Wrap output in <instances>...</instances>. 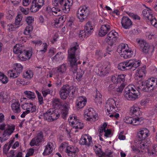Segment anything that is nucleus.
<instances>
[{
    "label": "nucleus",
    "mask_w": 157,
    "mask_h": 157,
    "mask_svg": "<svg viewBox=\"0 0 157 157\" xmlns=\"http://www.w3.org/2000/svg\"><path fill=\"white\" fill-rule=\"evenodd\" d=\"M32 55L31 51L29 50H26L25 49L22 52L19 54L18 58L22 61H25L29 60Z\"/></svg>",
    "instance_id": "18"
},
{
    "label": "nucleus",
    "mask_w": 157,
    "mask_h": 157,
    "mask_svg": "<svg viewBox=\"0 0 157 157\" xmlns=\"http://www.w3.org/2000/svg\"><path fill=\"white\" fill-rule=\"evenodd\" d=\"M92 138L86 135H82L80 140L79 143L81 145L89 146L92 142Z\"/></svg>",
    "instance_id": "23"
},
{
    "label": "nucleus",
    "mask_w": 157,
    "mask_h": 157,
    "mask_svg": "<svg viewBox=\"0 0 157 157\" xmlns=\"http://www.w3.org/2000/svg\"><path fill=\"white\" fill-rule=\"evenodd\" d=\"M51 93V90L49 89H47L43 91L42 93L44 97H45L48 94H49Z\"/></svg>",
    "instance_id": "64"
},
{
    "label": "nucleus",
    "mask_w": 157,
    "mask_h": 157,
    "mask_svg": "<svg viewBox=\"0 0 157 157\" xmlns=\"http://www.w3.org/2000/svg\"><path fill=\"white\" fill-rule=\"evenodd\" d=\"M132 52V51L128 49L120 54L121 57H123L124 59H127L131 57Z\"/></svg>",
    "instance_id": "35"
},
{
    "label": "nucleus",
    "mask_w": 157,
    "mask_h": 157,
    "mask_svg": "<svg viewBox=\"0 0 157 157\" xmlns=\"http://www.w3.org/2000/svg\"><path fill=\"white\" fill-rule=\"evenodd\" d=\"M146 88L148 90H151L157 88V78H148L145 82Z\"/></svg>",
    "instance_id": "17"
},
{
    "label": "nucleus",
    "mask_w": 157,
    "mask_h": 157,
    "mask_svg": "<svg viewBox=\"0 0 157 157\" xmlns=\"http://www.w3.org/2000/svg\"><path fill=\"white\" fill-rule=\"evenodd\" d=\"M112 46H110V45H109L107 47L106 49V53L104 54V56H105L107 55V54H109L110 55L111 54L110 52H111L113 50V49L112 48Z\"/></svg>",
    "instance_id": "59"
},
{
    "label": "nucleus",
    "mask_w": 157,
    "mask_h": 157,
    "mask_svg": "<svg viewBox=\"0 0 157 157\" xmlns=\"http://www.w3.org/2000/svg\"><path fill=\"white\" fill-rule=\"evenodd\" d=\"M113 151L109 149H107L105 152H103L100 157H110L112 156Z\"/></svg>",
    "instance_id": "49"
},
{
    "label": "nucleus",
    "mask_w": 157,
    "mask_h": 157,
    "mask_svg": "<svg viewBox=\"0 0 157 157\" xmlns=\"http://www.w3.org/2000/svg\"><path fill=\"white\" fill-rule=\"evenodd\" d=\"M24 94L29 99L33 100L36 98V95L34 92L29 91H25Z\"/></svg>",
    "instance_id": "42"
},
{
    "label": "nucleus",
    "mask_w": 157,
    "mask_h": 157,
    "mask_svg": "<svg viewBox=\"0 0 157 157\" xmlns=\"http://www.w3.org/2000/svg\"><path fill=\"white\" fill-rule=\"evenodd\" d=\"M70 92V87L68 85H64L60 89L59 94L62 99H66Z\"/></svg>",
    "instance_id": "16"
},
{
    "label": "nucleus",
    "mask_w": 157,
    "mask_h": 157,
    "mask_svg": "<svg viewBox=\"0 0 157 157\" xmlns=\"http://www.w3.org/2000/svg\"><path fill=\"white\" fill-rule=\"evenodd\" d=\"M152 18V19L149 20L150 21L152 25L154 26L155 27L157 28V23L156 19L153 16Z\"/></svg>",
    "instance_id": "58"
},
{
    "label": "nucleus",
    "mask_w": 157,
    "mask_h": 157,
    "mask_svg": "<svg viewBox=\"0 0 157 157\" xmlns=\"http://www.w3.org/2000/svg\"><path fill=\"white\" fill-rule=\"evenodd\" d=\"M121 24L123 27L125 29H129L132 25L131 20L126 16H124L122 18Z\"/></svg>",
    "instance_id": "22"
},
{
    "label": "nucleus",
    "mask_w": 157,
    "mask_h": 157,
    "mask_svg": "<svg viewBox=\"0 0 157 157\" xmlns=\"http://www.w3.org/2000/svg\"><path fill=\"white\" fill-rule=\"evenodd\" d=\"M89 12V7L86 6L79 8L77 15L80 21L83 22L86 18Z\"/></svg>",
    "instance_id": "9"
},
{
    "label": "nucleus",
    "mask_w": 157,
    "mask_h": 157,
    "mask_svg": "<svg viewBox=\"0 0 157 157\" xmlns=\"http://www.w3.org/2000/svg\"><path fill=\"white\" fill-rule=\"evenodd\" d=\"M93 148L96 154L99 157H100L101 155H102L103 151L102 150L101 147L100 145L98 144L95 145L93 147Z\"/></svg>",
    "instance_id": "36"
},
{
    "label": "nucleus",
    "mask_w": 157,
    "mask_h": 157,
    "mask_svg": "<svg viewBox=\"0 0 157 157\" xmlns=\"http://www.w3.org/2000/svg\"><path fill=\"white\" fill-rule=\"evenodd\" d=\"M128 46L126 44H120L118 47L117 52L121 54L122 52L125 51L126 50L128 49L127 48Z\"/></svg>",
    "instance_id": "41"
},
{
    "label": "nucleus",
    "mask_w": 157,
    "mask_h": 157,
    "mask_svg": "<svg viewBox=\"0 0 157 157\" xmlns=\"http://www.w3.org/2000/svg\"><path fill=\"white\" fill-rule=\"evenodd\" d=\"M153 148L152 150H148V153L149 155L155 156L156 155V153H157V145H154Z\"/></svg>",
    "instance_id": "43"
},
{
    "label": "nucleus",
    "mask_w": 157,
    "mask_h": 157,
    "mask_svg": "<svg viewBox=\"0 0 157 157\" xmlns=\"http://www.w3.org/2000/svg\"><path fill=\"white\" fill-rule=\"evenodd\" d=\"M69 49L68 50L67 59L69 62L70 66L72 68H77L78 64L81 63L78 61L77 63V57L79 59V54L80 52L79 45L77 42L73 43Z\"/></svg>",
    "instance_id": "2"
},
{
    "label": "nucleus",
    "mask_w": 157,
    "mask_h": 157,
    "mask_svg": "<svg viewBox=\"0 0 157 157\" xmlns=\"http://www.w3.org/2000/svg\"><path fill=\"white\" fill-rule=\"evenodd\" d=\"M34 152V150L33 148L29 149L26 153L25 157H29L32 155Z\"/></svg>",
    "instance_id": "62"
},
{
    "label": "nucleus",
    "mask_w": 157,
    "mask_h": 157,
    "mask_svg": "<svg viewBox=\"0 0 157 157\" xmlns=\"http://www.w3.org/2000/svg\"><path fill=\"white\" fill-rule=\"evenodd\" d=\"M125 85L126 84L125 83H122L118 87H116L115 91L120 92H122Z\"/></svg>",
    "instance_id": "57"
},
{
    "label": "nucleus",
    "mask_w": 157,
    "mask_h": 157,
    "mask_svg": "<svg viewBox=\"0 0 157 157\" xmlns=\"http://www.w3.org/2000/svg\"><path fill=\"white\" fill-rule=\"evenodd\" d=\"M83 124L79 120L78 122H76V124L74 125V128L76 129H81L83 128Z\"/></svg>",
    "instance_id": "53"
},
{
    "label": "nucleus",
    "mask_w": 157,
    "mask_h": 157,
    "mask_svg": "<svg viewBox=\"0 0 157 157\" xmlns=\"http://www.w3.org/2000/svg\"><path fill=\"white\" fill-rule=\"evenodd\" d=\"M44 140L43 133L42 132H40L37 134L36 137L31 140L30 143V145L31 146H38L40 143Z\"/></svg>",
    "instance_id": "15"
},
{
    "label": "nucleus",
    "mask_w": 157,
    "mask_h": 157,
    "mask_svg": "<svg viewBox=\"0 0 157 157\" xmlns=\"http://www.w3.org/2000/svg\"><path fill=\"white\" fill-rule=\"evenodd\" d=\"M63 58V56L62 52H59L53 57L52 59L53 60H55L56 61H59L62 60Z\"/></svg>",
    "instance_id": "46"
},
{
    "label": "nucleus",
    "mask_w": 157,
    "mask_h": 157,
    "mask_svg": "<svg viewBox=\"0 0 157 157\" xmlns=\"http://www.w3.org/2000/svg\"><path fill=\"white\" fill-rule=\"evenodd\" d=\"M13 102L11 105L13 111L16 113H20L21 112V109L18 100L17 99H14Z\"/></svg>",
    "instance_id": "27"
},
{
    "label": "nucleus",
    "mask_w": 157,
    "mask_h": 157,
    "mask_svg": "<svg viewBox=\"0 0 157 157\" xmlns=\"http://www.w3.org/2000/svg\"><path fill=\"white\" fill-rule=\"evenodd\" d=\"M21 71L20 69H11L8 71L7 75L10 78H15L19 76Z\"/></svg>",
    "instance_id": "25"
},
{
    "label": "nucleus",
    "mask_w": 157,
    "mask_h": 157,
    "mask_svg": "<svg viewBox=\"0 0 157 157\" xmlns=\"http://www.w3.org/2000/svg\"><path fill=\"white\" fill-rule=\"evenodd\" d=\"M84 117L86 121H90L92 123L97 120L98 115L93 109L87 108L84 111Z\"/></svg>",
    "instance_id": "5"
},
{
    "label": "nucleus",
    "mask_w": 157,
    "mask_h": 157,
    "mask_svg": "<svg viewBox=\"0 0 157 157\" xmlns=\"http://www.w3.org/2000/svg\"><path fill=\"white\" fill-rule=\"evenodd\" d=\"M90 21L88 22L84 27L83 30L80 31L79 33V37L81 39L86 38L90 35L93 32V26Z\"/></svg>",
    "instance_id": "8"
},
{
    "label": "nucleus",
    "mask_w": 157,
    "mask_h": 157,
    "mask_svg": "<svg viewBox=\"0 0 157 157\" xmlns=\"http://www.w3.org/2000/svg\"><path fill=\"white\" fill-rule=\"evenodd\" d=\"M33 71L29 69L23 73V77L25 78L31 79L33 78Z\"/></svg>",
    "instance_id": "39"
},
{
    "label": "nucleus",
    "mask_w": 157,
    "mask_h": 157,
    "mask_svg": "<svg viewBox=\"0 0 157 157\" xmlns=\"http://www.w3.org/2000/svg\"><path fill=\"white\" fill-rule=\"evenodd\" d=\"M149 99L146 98L140 101V105L142 106H144L147 105L149 103Z\"/></svg>",
    "instance_id": "60"
},
{
    "label": "nucleus",
    "mask_w": 157,
    "mask_h": 157,
    "mask_svg": "<svg viewBox=\"0 0 157 157\" xmlns=\"http://www.w3.org/2000/svg\"><path fill=\"white\" fill-rule=\"evenodd\" d=\"M140 61H136L135 60H131L126 63H120L118 64L117 66L118 69H125L127 67H131L129 69H131L132 67L136 68L140 65Z\"/></svg>",
    "instance_id": "10"
},
{
    "label": "nucleus",
    "mask_w": 157,
    "mask_h": 157,
    "mask_svg": "<svg viewBox=\"0 0 157 157\" xmlns=\"http://www.w3.org/2000/svg\"><path fill=\"white\" fill-rule=\"evenodd\" d=\"M149 131L146 128L142 129L138 132L137 135L139 138L138 140H136L134 145L131 146L132 150L135 153H140L141 149L144 150L147 148V143L146 139L149 135Z\"/></svg>",
    "instance_id": "1"
},
{
    "label": "nucleus",
    "mask_w": 157,
    "mask_h": 157,
    "mask_svg": "<svg viewBox=\"0 0 157 157\" xmlns=\"http://www.w3.org/2000/svg\"><path fill=\"white\" fill-rule=\"evenodd\" d=\"M53 144L51 142H48L45 146V148L43 154L44 155H48L51 154L53 151Z\"/></svg>",
    "instance_id": "28"
},
{
    "label": "nucleus",
    "mask_w": 157,
    "mask_h": 157,
    "mask_svg": "<svg viewBox=\"0 0 157 157\" xmlns=\"http://www.w3.org/2000/svg\"><path fill=\"white\" fill-rule=\"evenodd\" d=\"M0 81L4 84L7 83L9 81L7 77L3 73L1 72H0Z\"/></svg>",
    "instance_id": "44"
},
{
    "label": "nucleus",
    "mask_w": 157,
    "mask_h": 157,
    "mask_svg": "<svg viewBox=\"0 0 157 157\" xmlns=\"http://www.w3.org/2000/svg\"><path fill=\"white\" fill-rule=\"evenodd\" d=\"M56 110L50 109L43 114L44 119L48 122H52L56 120L59 118L60 114L56 112Z\"/></svg>",
    "instance_id": "6"
},
{
    "label": "nucleus",
    "mask_w": 157,
    "mask_h": 157,
    "mask_svg": "<svg viewBox=\"0 0 157 157\" xmlns=\"http://www.w3.org/2000/svg\"><path fill=\"white\" fill-rule=\"evenodd\" d=\"M75 70L77 72L76 78L78 81H80L81 78L82 77L84 72L82 69H75Z\"/></svg>",
    "instance_id": "45"
},
{
    "label": "nucleus",
    "mask_w": 157,
    "mask_h": 157,
    "mask_svg": "<svg viewBox=\"0 0 157 157\" xmlns=\"http://www.w3.org/2000/svg\"><path fill=\"white\" fill-rule=\"evenodd\" d=\"M22 108L26 111H29V113L35 112L36 110V107L32 102H25L21 105Z\"/></svg>",
    "instance_id": "19"
},
{
    "label": "nucleus",
    "mask_w": 157,
    "mask_h": 157,
    "mask_svg": "<svg viewBox=\"0 0 157 157\" xmlns=\"http://www.w3.org/2000/svg\"><path fill=\"white\" fill-rule=\"evenodd\" d=\"M10 148V147H9V146H8L6 144H5L3 148V153L6 155H7L8 151Z\"/></svg>",
    "instance_id": "63"
},
{
    "label": "nucleus",
    "mask_w": 157,
    "mask_h": 157,
    "mask_svg": "<svg viewBox=\"0 0 157 157\" xmlns=\"http://www.w3.org/2000/svg\"><path fill=\"white\" fill-rule=\"evenodd\" d=\"M78 149L77 147L69 146L66 149V152L69 156H74L78 153Z\"/></svg>",
    "instance_id": "24"
},
{
    "label": "nucleus",
    "mask_w": 157,
    "mask_h": 157,
    "mask_svg": "<svg viewBox=\"0 0 157 157\" xmlns=\"http://www.w3.org/2000/svg\"><path fill=\"white\" fill-rule=\"evenodd\" d=\"M117 33L115 31L112 30L110 31L107 35V38L105 39L108 44L110 46H112L117 40Z\"/></svg>",
    "instance_id": "12"
},
{
    "label": "nucleus",
    "mask_w": 157,
    "mask_h": 157,
    "mask_svg": "<svg viewBox=\"0 0 157 157\" xmlns=\"http://www.w3.org/2000/svg\"><path fill=\"white\" fill-rule=\"evenodd\" d=\"M119 106V102L116 99L113 98L109 99L105 106L107 114L109 115L110 117H114L116 118H118L120 115L118 113H116L119 112L120 110Z\"/></svg>",
    "instance_id": "3"
},
{
    "label": "nucleus",
    "mask_w": 157,
    "mask_h": 157,
    "mask_svg": "<svg viewBox=\"0 0 157 157\" xmlns=\"http://www.w3.org/2000/svg\"><path fill=\"white\" fill-rule=\"evenodd\" d=\"M125 75L124 74H120L117 76V83L121 84L122 83H125L124 82L125 80Z\"/></svg>",
    "instance_id": "50"
},
{
    "label": "nucleus",
    "mask_w": 157,
    "mask_h": 157,
    "mask_svg": "<svg viewBox=\"0 0 157 157\" xmlns=\"http://www.w3.org/2000/svg\"><path fill=\"white\" fill-rule=\"evenodd\" d=\"M115 84H110L108 87V90L110 91H115Z\"/></svg>",
    "instance_id": "61"
},
{
    "label": "nucleus",
    "mask_w": 157,
    "mask_h": 157,
    "mask_svg": "<svg viewBox=\"0 0 157 157\" xmlns=\"http://www.w3.org/2000/svg\"><path fill=\"white\" fill-rule=\"evenodd\" d=\"M108 123L105 122L100 127L99 130V134L100 136L103 135V132H104V136L106 138L111 136L112 134L111 131L110 129H108L107 127Z\"/></svg>",
    "instance_id": "13"
},
{
    "label": "nucleus",
    "mask_w": 157,
    "mask_h": 157,
    "mask_svg": "<svg viewBox=\"0 0 157 157\" xmlns=\"http://www.w3.org/2000/svg\"><path fill=\"white\" fill-rule=\"evenodd\" d=\"M15 126L13 124L8 125L4 129L2 137L0 136V141L1 143L6 141L9 138V136L13 132L15 129Z\"/></svg>",
    "instance_id": "7"
},
{
    "label": "nucleus",
    "mask_w": 157,
    "mask_h": 157,
    "mask_svg": "<svg viewBox=\"0 0 157 157\" xmlns=\"http://www.w3.org/2000/svg\"><path fill=\"white\" fill-rule=\"evenodd\" d=\"M44 0H33L30 8L31 12H36L38 11L44 5Z\"/></svg>",
    "instance_id": "14"
},
{
    "label": "nucleus",
    "mask_w": 157,
    "mask_h": 157,
    "mask_svg": "<svg viewBox=\"0 0 157 157\" xmlns=\"http://www.w3.org/2000/svg\"><path fill=\"white\" fill-rule=\"evenodd\" d=\"M146 73V69H138L136 74L137 76L140 78L145 76Z\"/></svg>",
    "instance_id": "51"
},
{
    "label": "nucleus",
    "mask_w": 157,
    "mask_h": 157,
    "mask_svg": "<svg viewBox=\"0 0 157 157\" xmlns=\"http://www.w3.org/2000/svg\"><path fill=\"white\" fill-rule=\"evenodd\" d=\"M137 43L139 44L140 48L142 49V50L144 53L147 54L150 49L152 48V52L154 50V47L151 46L149 44L147 43L144 40H140L138 39H136Z\"/></svg>",
    "instance_id": "11"
},
{
    "label": "nucleus",
    "mask_w": 157,
    "mask_h": 157,
    "mask_svg": "<svg viewBox=\"0 0 157 157\" xmlns=\"http://www.w3.org/2000/svg\"><path fill=\"white\" fill-rule=\"evenodd\" d=\"M59 4L62 6V10L64 11L65 13H68L70 10V6L67 3L64 2L63 0H59Z\"/></svg>",
    "instance_id": "33"
},
{
    "label": "nucleus",
    "mask_w": 157,
    "mask_h": 157,
    "mask_svg": "<svg viewBox=\"0 0 157 157\" xmlns=\"http://www.w3.org/2000/svg\"><path fill=\"white\" fill-rule=\"evenodd\" d=\"M148 9H145L142 12L144 18L146 20L151 19L153 16L151 10L148 8Z\"/></svg>",
    "instance_id": "31"
},
{
    "label": "nucleus",
    "mask_w": 157,
    "mask_h": 157,
    "mask_svg": "<svg viewBox=\"0 0 157 157\" xmlns=\"http://www.w3.org/2000/svg\"><path fill=\"white\" fill-rule=\"evenodd\" d=\"M68 113V109L66 105L62 107L61 114L62 117L64 118L66 117Z\"/></svg>",
    "instance_id": "48"
},
{
    "label": "nucleus",
    "mask_w": 157,
    "mask_h": 157,
    "mask_svg": "<svg viewBox=\"0 0 157 157\" xmlns=\"http://www.w3.org/2000/svg\"><path fill=\"white\" fill-rule=\"evenodd\" d=\"M9 95L6 92H2L0 93V102L6 103L10 100Z\"/></svg>",
    "instance_id": "30"
},
{
    "label": "nucleus",
    "mask_w": 157,
    "mask_h": 157,
    "mask_svg": "<svg viewBox=\"0 0 157 157\" xmlns=\"http://www.w3.org/2000/svg\"><path fill=\"white\" fill-rule=\"evenodd\" d=\"M110 30V26L109 25H103L101 26L98 34L100 36H104Z\"/></svg>",
    "instance_id": "29"
},
{
    "label": "nucleus",
    "mask_w": 157,
    "mask_h": 157,
    "mask_svg": "<svg viewBox=\"0 0 157 157\" xmlns=\"http://www.w3.org/2000/svg\"><path fill=\"white\" fill-rule=\"evenodd\" d=\"M30 82L23 78H18L17 79L16 84L19 86H25L29 84Z\"/></svg>",
    "instance_id": "32"
},
{
    "label": "nucleus",
    "mask_w": 157,
    "mask_h": 157,
    "mask_svg": "<svg viewBox=\"0 0 157 157\" xmlns=\"http://www.w3.org/2000/svg\"><path fill=\"white\" fill-rule=\"evenodd\" d=\"M55 71H49L48 74L47 75L48 76L51 77L53 75H56L57 76H59L64 72V71H62L61 69H55Z\"/></svg>",
    "instance_id": "40"
},
{
    "label": "nucleus",
    "mask_w": 157,
    "mask_h": 157,
    "mask_svg": "<svg viewBox=\"0 0 157 157\" xmlns=\"http://www.w3.org/2000/svg\"><path fill=\"white\" fill-rule=\"evenodd\" d=\"M79 120L75 115H72L70 116L68 119L69 124L74 127V125L76 124V122H78Z\"/></svg>",
    "instance_id": "38"
},
{
    "label": "nucleus",
    "mask_w": 157,
    "mask_h": 157,
    "mask_svg": "<svg viewBox=\"0 0 157 157\" xmlns=\"http://www.w3.org/2000/svg\"><path fill=\"white\" fill-rule=\"evenodd\" d=\"M26 22L29 26L32 25L31 24L34 21L33 17L32 16L27 17L25 20Z\"/></svg>",
    "instance_id": "55"
},
{
    "label": "nucleus",
    "mask_w": 157,
    "mask_h": 157,
    "mask_svg": "<svg viewBox=\"0 0 157 157\" xmlns=\"http://www.w3.org/2000/svg\"><path fill=\"white\" fill-rule=\"evenodd\" d=\"M130 113L133 117H137L141 116V112L139 107L133 106L131 108Z\"/></svg>",
    "instance_id": "26"
},
{
    "label": "nucleus",
    "mask_w": 157,
    "mask_h": 157,
    "mask_svg": "<svg viewBox=\"0 0 157 157\" xmlns=\"http://www.w3.org/2000/svg\"><path fill=\"white\" fill-rule=\"evenodd\" d=\"M6 27L8 31H13L16 29V25L15 24H9L6 25Z\"/></svg>",
    "instance_id": "56"
},
{
    "label": "nucleus",
    "mask_w": 157,
    "mask_h": 157,
    "mask_svg": "<svg viewBox=\"0 0 157 157\" xmlns=\"http://www.w3.org/2000/svg\"><path fill=\"white\" fill-rule=\"evenodd\" d=\"M24 49V47L21 44H17L13 48V52L16 54H20Z\"/></svg>",
    "instance_id": "34"
},
{
    "label": "nucleus",
    "mask_w": 157,
    "mask_h": 157,
    "mask_svg": "<svg viewBox=\"0 0 157 157\" xmlns=\"http://www.w3.org/2000/svg\"><path fill=\"white\" fill-rule=\"evenodd\" d=\"M16 18L15 21V24L16 25H20L22 19V15L21 14H18Z\"/></svg>",
    "instance_id": "54"
},
{
    "label": "nucleus",
    "mask_w": 157,
    "mask_h": 157,
    "mask_svg": "<svg viewBox=\"0 0 157 157\" xmlns=\"http://www.w3.org/2000/svg\"><path fill=\"white\" fill-rule=\"evenodd\" d=\"M51 11L53 15L56 16L60 15L62 13V11L56 7H52L51 9Z\"/></svg>",
    "instance_id": "47"
},
{
    "label": "nucleus",
    "mask_w": 157,
    "mask_h": 157,
    "mask_svg": "<svg viewBox=\"0 0 157 157\" xmlns=\"http://www.w3.org/2000/svg\"><path fill=\"white\" fill-rule=\"evenodd\" d=\"M136 88L133 85H128L124 89V97L128 100H134L137 98L138 95L136 92Z\"/></svg>",
    "instance_id": "4"
},
{
    "label": "nucleus",
    "mask_w": 157,
    "mask_h": 157,
    "mask_svg": "<svg viewBox=\"0 0 157 157\" xmlns=\"http://www.w3.org/2000/svg\"><path fill=\"white\" fill-rule=\"evenodd\" d=\"M97 75L100 76H104L109 72V69H95Z\"/></svg>",
    "instance_id": "37"
},
{
    "label": "nucleus",
    "mask_w": 157,
    "mask_h": 157,
    "mask_svg": "<svg viewBox=\"0 0 157 157\" xmlns=\"http://www.w3.org/2000/svg\"><path fill=\"white\" fill-rule=\"evenodd\" d=\"M33 27L32 25L27 26L24 32V34L25 35H29L33 31Z\"/></svg>",
    "instance_id": "52"
},
{
    "label": "nucleus",
    "mask_w": 157,
    "mask_h": 157,
    "mask_svg": "<svg viewBox=\"0 0 157 157\" xmlns=\"http://www.w3.org/2000/svg\"><path fill=\"white\" fill-rule=\"evenodd\" d=\"M87 102L86 97L81 96L78 98L76 101V105L77 108L82 109L86 105Z\"/></svg>",
    "instance_id": "20"
},
{
    "label": "nucleus",
    "mask_w": 157,
    "mask_h": 157,
    "mask_svg": "<svg viewBox=\"0 0 157 157\" xmlns=\"http://www.w3.org/2000/svg\"><path fill=\"white\" fill-rule=\"evenodd\" d=\"M140 119L133 118L132 117H126L123 119V121L128 124H132L134 125H136L140 123Z\"/></svg>",
    "instance_id": "21"
}]
</instances>
